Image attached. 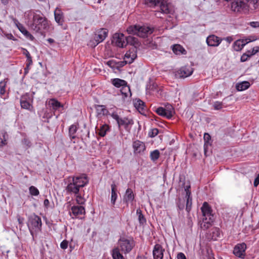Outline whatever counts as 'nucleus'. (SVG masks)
I'll use <instances>...</instances> for the list:
<instances>
[{"instance_id":"obj_1","label":"nucleus","mask_w":259,"mask_h":259,"mask_svg":"<svg viewBox=\"0 0 259 259\" xmlns=\"http://www.w3.org/2000/svg\"><path fill=\"white\" fill-rule=\"evenodd\" d=\"M48 19L40 11H36L32 13V18L29 21L31 28L36 32L45 36V31L50 28V23Z\"/></svg>"},{"instance_id":"obj_51","label":"nucleus","mask_w":259,"mask_h":259,"mask_svg":"<svg viewBox=\"0 0 259 259\" xmlns=\"http://www.w3.org/2000/svg\"><path fill=\"white\" fill-rule=\"evenodd\" d=\"M223 104L222 102L217 101L214 103L213 107L215 110H220L222 108Z\"/></svg>"},{"instance_id":"obj_50","label":"nucleus","mask_w":259,"mask_h":259,"mask_svg":"<svg viewBox=\"0 0 259 259\" xmlns=\"http://www.w3.org/2000/svg\"><path fill=\"white\" fill-rule=\"evenodd\" d=\"M76 196V201L77 203L79 204H83L84 202V199L82 198L81 196L79 194V193L75 195Z\"/></svg>"},{"instance_id":"obj_14","label":"nucleus","mask_w":259,"mask_h":259,"mask_svg":"<svg viewBox=\"0 0 259 259\" xmlns=\"http://www.w3.org/2000/svg\"><path fill=\"white\" fill-rule=\"evenodd\" d=\"M164 249L159 244H156L153 250V256L154 259H163Z\"/></svg>"},{"instance_id":"obj_20","label":"nucleus","mask_w":259,"mask_h":259,"mask_svg":"<svg viewBox=\"0 0 259 259\" xmlns=\"http://www.w3.org/2000/svg\"><path fill=\"white\" fill-rule=\"evenodd\" d=\"M201 210L203 216V218H209L210 217L214 218L213 214L212 213V209L207 202H204L201 207Z\"/></svg>"},{"instance_id":"obj_60","label":"nucleus","mask_w":259,"mask_h":259,"mask_svg":"<svg viewBox=\"0 0 259 259\" xmlns=\"http://www.w3.org/2000/svg\"><path fill=\"white\" fill-rule=\"evenodd\" d=\"M107 65L110 67L115 66V62L114 61H109L107 62Z\"/></svg>"},{"instance_id":"obj_33","label":"nucleus","mask_w":259,"mask_h":259,"mask_svg":"<svg viewBox=\"0 0 259 259\" xmlns=\"http://www.w3.org/2000/svg\"><path fill=\"white\" fill-rule=\"evenodd\" d=\"M111 82L116 88H122V87L127 84V82L125 80L119 78L112 79Z\"/></svg>"},{"instance_id":"obj_27","label":"nucleus","mask_w":259,"mask_h":259,"mask_svg":"<svg viewBox=\"0 0 259 259\" xmlns=\"http://www.w3.org/2000/svg\"><path fill=\"white\" fill-rule=\"evenodd\" d=\"M78 128V127L77 124H73L69 126L68 135L69 137L71 140L72 141L73 140L76 138V133Z\"/></svg>"},{"instance_id":"obj_64","label":"nucleus","mask_w":259,"mask_h":259,"mask_svg":"<svg viewBox=\"0 0 259 259\" xmlns=\"http://www.w3.org/2000/svg\"><path fill=\"white\" fill-rule=\"evenodd\" d=\"M136 259H147V257L144 255H138Z\"/></svg>"},{"instance_id":"obj_54","label":"nucleus","mask_w":259,"mask_h":259,"mask_svg":"<svg viewBox=\"0 0 259 259\" xmlns=\"http://www.w3.org/2000/svg\"><path fill=\"white\" fill-rule=\"evenodd\" d=\"M177 258L178 259H187L184 253L182 252H179L177 254Z\"/></svg>"},{"instance_id":"obj_41","label":"nucleus","mask_w":259,"mask_h":259,"mask_svg":"<svg viewBox=\"0 0 259 259\" xmlns=\"http://www.w3.org/2000/svg\"><path fill=\"white\" fill-rule=\"evenodd\" d=\"M185 200L179 198L176 200L177 207L178 210H183L185 208Z\"/></svg>"},{"instance_id":"obj_53","label":"nucleus","mask_w":259,"mask_h":259,"mask_svg":"<svg viewBox=\"0 0 259 259\" xmlns=\"http://www.w3.org/2000/svg\"><path fill=\"white\" fill-rule=\"evenodd\" d=\"M259 184V174L257 175L256 177L254 179L253 185L256 187Z\"/></svg>"},{"instance_id":"obj_9","label":"nucleus","mask_w":259,"mask_h":259,"mask_svg":"<svg viewBox=\"0 0 259 259\" xmlns=\"http://www.w3.org/2000/svg\"><path fill=\"white\" fill-rule=\"evenodd\" d=\"M112 43L117 47L123 48L126 46V37L122 33H115L113 35Z\"/></svg>"},{"instance_id":"obj_12","label":"nucleus","mask_w":259,"mask_h":259,"mask_svg":"<svg viewBox=\"0 0 259 259\" xmlns=\"http://www.w3.org/2000/svg\"><path fill=\"white\" fill-rule=\"evenodd\" d=\"M193 73L192 69L190 67H183L176 73L177 78H185L191 75Z\"/></svg>"},{"instance_id":"obj_16","label":"nucleus","mask_w":259,"mask_h":259,"mask_svg":"<svg viewBox=\"0 0 259 259\" xmlns=\"http://www.w3.org/2000/svg\"><path fill=\"white\" fill-rule=\"evenodd\" d=\"M71 213L77 218L82 219L83 217L81 215L85 214V209L82 206H73L71 208Z\"/></svg>"},{"instance_id":"obj_40","label":"nucleus","mask_w":259,"mask_h":259,"mask_svg":"<svg viewBox=\"0 0 259 259\" xmlns=\"http://www.w3.org/2000/svg\"><path fill=\"white\" fill-rule=\"evenodd\" d=\"M14 20L18 28L22 32V33H23L25 35V36L28 35L29 32L26 29V28L23 26V25L20 23L16 19H14Z\"/></svg>"},{"instance_id":"obj_23","label":"nucleus","mask_w":259,"mask_h":259,"mask_svg":"<svg viewBox=\"0 0 259 259\" xmlns=\"http://www.w3.org/2000/svg\"><path fill=\"white\" fill-rule=\"evenodd\" d=\"M134 105L141 114H144L146 110L144 102L139 99L134 101Z\"/></svg>"},{"instance_id":"obj_22","label":"nucleus","mask_w":259,"mask_h":259,"mask_svg":"<svg viewBox=\"0 0 259 259\" xmlns=\"http://www.w3.org/2000/svg\"><path fill=\"white\" fill-rule=\"evenodd\" d=\"M54 16L56 22L59 25H62L64 21V13L61 9L56 8L54 11Z\"/></svg>"},{"instance_id":"obj_62","label":"nucleus","mask_w":259,"mask_h":259,"mask_svg":"<svg viewBox=\"0 0 259 259\" xmlns=\"http://www.w3.org/2000/svg\"><path fill=\"white\" fill-rule=\"evenodd\" d=\"M24 219L22 217H18V221L19 224L22 225L23 224Z\"/></svg>"},{"instance_id":"obj_32","label":"nucleus","mask_w":259,"mask_h":259,"mask_svg":"<svg viewBox=\"0 0 259 259\" xmlns=\"http://www.w3.org/2000/svg\"><path fill=\"white\" fill-rule=\"evenodd\" d=\"M250 84L247 81H244L236 84V89L239 91L245 90L249 88Z\"/></svg>"},{"instance_id":"obj_56","label":"nucleus","mask_w":259,"mask_h":259,"mask_svg":"<svg viewBox=\"0 0 259 259\" xmlns=\"http://www.w3.org/2000/svg\"><path fill=\"white\" fill-rule=\"evenodd\" d=\"M6 37L10 40H15L14 36L11 33H5Z\"/></svg>"},{"instance_id":"obj_5","label":"nucleus","mask_w":259,"mask_h":259,"mask_svg":"<svg viewBox=\"0 0 259 259\" xmlns=\"http://www.w3.org/2000/svg\"><path fill=\"white\" fill-rule=\"evenodd\" d=\"M118 247L120 251L124 253H130L135 245V241L132 237H120L118 240Z\"/></svg>"},{"instance_id":"obj_52","label":"nucleus","mask_w":259,"mask_h":259,"mask_svg":"<svg viewBox=\"0 0 259 259\" xmlns=\"http://www.w3.org/2000/svg\"><path fill=\"white\" fill-rule=\"evenodd\" d=\"M68 245V242L65 240H63L60 244V247L63 249H65L67 248Z\"/></svg>"},{"instance_id":"obj_26","label":"nucleus","mask_w":259,"mask_h":259,"mask_svg":"<svg viewBox=\"0 0 259 259\" xmlns=\"http://www.w3.org/2000/svg\"><path fill=\"white\" fill-rule=\"evenodd\" d=\"M130 44L137 50V48L140 46V42L137 37L129 35L126 37V45Z\"/></svg>"},{"instance_id":"obj_63","label":"nucleus","mask_w":259,"mask_h":259,"mask_svg":"<svg viewBox=\"0 0 259 259\" xmlns=\"http://www.w3.org/2000/svg\"><path fill=\"white\" fill-rule=\"evenodd\" d=\"M227 42L231 43L233 41V38L231 36H228L224 38Z\"/></svg>"},{"instance_id":"obj_48","label":"nucleus","mask_w":259,"mask_h":259,"mask_svg":"<svg viewBox=\"0 0 259 259\" xmlns=\"http://www.w3.org/2000/svg\"><path fill=\"white\" fill-rule=\"evenodd\" d=\"M128 64L127 61L124 60L123 61H119L115 62V67L117 69L123 67L125 64Z\"/></svg>"},{"instance_id":"obj_44","label":"nucleus","mask_w":259,"mask_h":259,"mask_svg":"<svg viewBox=\"0 0 259 259\" xmlns=\"http://www.w3.org/2000/svg\"><path fill=\"white\" fill-rule=\"evenodd\" d=\"M211 234H212V238L214 240H217L218 237L220 235V230L219 228L214 227L211 229Z\"/></svg>"},{"instance_id":"obj_34","label":"nucleus","mask_w":259,"mask_h":259,"mask_svg":"<svg viewBox=\"0 0 259 259\" xmlns=\"http://www.w3.org/2000/svg\"><path fill=\"white\" fill-rule=\"evenodd\" d=\"M120 250L118 247L113 248L112 250L113 259H124L122 254L120 252Z\"/></svg>"},{"instance_id":"obj_57","label":"nucleus","mask_w":259,"mask_h":259,"mask_svg":"<svg viewBox=\"0 0 259 259\" xmlns=\"http://www.w3.org/2000/svg\"><path fill=\"white\" fill-rule=\"evenodd\" d=\"M186 199L192 198L191 196V190H188L186 192Z\"/></svg>"},{"instance_id":"obj_42","label":"nucleus","mask_w":259,"mask_h":259,"mask_svg":"<svg viewBox=\"0 0 259 259\" xmlns=\"http://www.w3.org/2000/svg\"><path fill=\"white\" fill-rule=\"evenodd\" d=\"M7 81L6 79L0 82V96L1 98L3 97V96L6 93V87L7 85Z\"/></svg>"},{"instance_id":"obj_4","label":"nucleus","mask_w":259,"mask_h":259,"mask_svg":"<svg viewBox=\"0 0 259 259\" xmlns=\"http://www.w3.org/2000/svg\"><path fill=\"white\" fill-rule=\"evenodd\" d=\"M126 31L128 34H136L140 37L144 38L152 34L154 29L149 26L134 25L129 26Z\"/></svg>"},{"instance_id":"obj_61","label":"nucleus","mask_w":259,"mask_h":259,"mask_svg":"<svg viewBox=\"0 0 259 259\" xmlns=\"http://www.w3.org/2000/svg\"><path fill=\"white\" fill-rule=\"evenodd\" d=\"M25 37L32 41L34 40L35 39L34 36L32 34H31L30 33H29L28 35H26Z\"/></svg>"},{"instance_id":"obj_24","label":"nucleus","mask_w":259,"mask_h":259,"mask_svg":"<svg viewBox=\"0 0 259 259\" xmlns=\"http://www.w3.org/2000/svg\"><path fill=\"white\" fill-rule=\"evenodd\" d=\"M214 218L210 217L209 218H203L202 221L199 222V224L201 229L203 230L207 229L211 225V223L214 221Z\"/></svg>"},{"instance_id":"obj_18","label":"nucleus","mask_w":259,"mask_h":259,"mask_svg":"<svg viewBox=\"0 0 259 259\" xmlns=\"http://www.w3.org/2000/svg\"><path fill=\"white\" fill-rule=\"evenodd\" d=\"M108 31L105 28H102L97 31L95 34V40L97 44L103 41L107 37Z\"/></svg>"},{"instance_id":"obj_35","label":"nucleus","mask_w":259,"mask_h":259,"mask_svg":"<svg viewBox=\"0 0 259 259\" xmlns=\"http://www.w3.org/2000/svg\"><path fill=\"white\" fill-rule=\"evenodd\" d=\"M258 52H259V50L253 49L251 53L250 51H248L247 54H243L241 57V61L242 62L246 61L249 57H250L252 55H254Z\"/></svg>"},{"instance_id":"obj_30","label":"nucleus","mask_w":259,"mask_h":259,"mask_svg":"<svg viewBox=\"0 0 259 259\" xmlns=\"http://www.w3.org/2000/svg\"><path fill=\"white\" fill-rule=\"evenodd\" d=\"M155 112L157 114L160 115L161 116L166 117L167 119L171 118V113L170 112H166V111L165 110V108L162 107H159L157 108Z\"/></svg>"},{"instance_id":"obj_45","label":"nucleus","mask_w":259,"mask_h":259,"mask_svg":"<svg viewBox=\"0 0 259 259\" xmlns=\"http://www.w3.org/2000/svg\"><path fill=\"white\" fill-rule=\"evenodd\" d=\"M29 192L31 195L38 196L39 194L38 190L34 186H31L29 188Z\"/></svg>"},{"instance_id":"obj_39","label":"nucleus","mask_w":259,"mask_h":259,"mask_svg":"<svg viewBox=\"0 0 259 259\" xmlns=\"http://www.w3.org/2000/svg\"><path fill=\"white\" fill-rule=\"evenodd\" d=\"M137 214L138 216V220L140 224L142 225H144L146 223V219L140 208L137 209Z\"/></svg>"},{"instance_id":"obj_25","label":"nucleus","mask_w":259,"mask_h":259,"mask_svg":"<svg viewBox=\"0 0 259 259\" xmlns=\"http://www.w3.org/2000/svg\"><path fill=\"white\" fill-rule=\"evenodd\" d=\"M133 147L135 152L140 153L144 151L145 149V144L139 140L135 141L133 142Z\"/></svg>"},{"instance_id":"obj_47","label":"nucleus","mask_w":259,"mask_h":259,"mask_svg":"<svg viewBox=\"0 0 259 259\" xmlns=\"http://www.w3.org/2000/svg\"><path fill=\"white\" fill-rule=\"evenodd\" d=\"M159 133V131L157 128H154L152 129L149 132V136L151 138H153L157 136Z\"/></svg>"},{"instance_id":"obj_3","label":"nucleus","mask_w":259,"mask_h":259,"mask_svg":"<svg viewBox=\"0 0 259 259\" xmlns=\"http://www.w3.org/2000/svg\"><path fill=\"white\" fill-rule=\"evenodd\" d=\"M120 115V109L117 108L115 112L112 113V118L115 120L119 128L123 126L126 131H130L131 128V126L134 124V120L127 117L122 118Z\"/></svg>"},{"instance_id":"obj_58","label":"nucleus","mask_w":259,"mask_h":259,"mask_svg":"<svg viewBox=\"0 0 259 259\" xmlns=\"http://www.w3.org/2000/svg\"><path fill=\"white\" fill-rule=\"evenodd\" d=\"M23 143L28 147H30L31 145V142L26 139L23 140Z\"/></svg>"},{"instance_id":"obj_19","label":"nucleus","mask_w":259,"mask_h":259,"mask_svg":"<svg viewBox=\"0 0 259 259\" xmlns=\"http://www.w3.org/2000/svg\"><path fill=\"white\" fill-rule=\"evenodd\" d=\"M222 40V39L215 35H210L207 37L206 42L209 46L217 47L221 44Z\"/></svg>"},{"instance_id":"obj_29","label":"nucleus","mask_w":259,"mask_h":259,"mask_svg":"<svg viewBox=\"0 0 259 259\" xmlns=\"http://www.w3.org/2000/svg\"><path fill=\"white\" fill-rule=\"evenodd\" d=\"M111 203L112 204V205H114L115 203L116 200L117 198V187L114 182H113L111 185Z\"/></svg>"},{"instance_id":"obj_49","label":"nucleus","mask_w":259,"mask_h":259,"mask_svg":"<svg viewBox=\"0 0 259 259\" xmlns=\"http://www.w3.org/2000/svg\"><path fill=\"white\" fill-rule=\"evenodd\" d=\"M165 110L166 111V112H170L171 118L175 113L174 109L172 106L171 105L168 104L165 106Z\"/></svg>"},{"instance_id":"obj_2","label":"nucleus","mask_w":259,"mask_h":259,"mask_svg":"<svg viewBox=\"0 0 259 259\" xmlns=\"http://www.w3.org/2000/svg\"><path fill=\"white\" fill-rule=\"evenodd\" d=\"M89 182V179L85 174H80L75 176L69 177V183L66 190L69 194H77L80 188H83Z\"/></svg>"},{"instance_id":"obj_6","label":"nucleus","mask_w":259,"mask_h":259,"mask_svg":"<svg viewBox=\"0 0 259 259\" xmlns=\"http://www.w3.org/2000/svg\"><path fill=\"white\" fill-rule=\"evenodd\" d=\"M42 226L41 219L38 215L33 213L28 217L27 226L33 238H34V231L38 232L41 230Z\"/></svg>"},{"instance_id":"obj_11","label":"nucleus","mask_w":259,"mask_h":259,"mask_svg":"<svg viewBox=\"0 0 259 259\" xmlns=\"http://www.w3.org/2000/svg\"><path fill=\"white\" fill-rule=\"evenodd\" d=\"M47 103L50 110L54 113L57 110L60 111L61 112L63 110V105L55 98L50 99L47 102Z\"/></svg>"},{"instance_id":"obj_43","label":"nucleus","mask_w":259,"mask_h":259,"mask_svg":"<svg viewBox=\"0 0 259 259\" xmlns=\"http://www.w3.org/2000/svg\"><path fill=\"white\" fill-rule=\"evenodd\" d=\"M160 156V152L158 150H155L150 153V157L152 161H156Z\"/></svg>"},{"instance_id":"obj_38","label":"nucleus","mask_w":259,"mask_h":259,"mask_svg":"<svg viewBox=\"0 0 259 259\" xmlns=\"http://www.w3.org/2000/svg\"><path fill=\"white\" fill-rule=\"evenodd\" d=\"M23 52L22 54L25 55L26 57V63H27V67L30 66L32 64V57L29 53V52L26 49H22Z\"/></svg>"},{"instance_id":"obj_36","label":"nucleus","mask_w":259,"mask_h":259,"mask_svg":"<svg viewBox=\"0 0 259 259\" xmlns=\"http://www.w3.org/2000/svg\"><path fill=\"white\" fill-rule=\"evenodd\" d=\"M109 129L110 127L108 125H107V124H103L100 127L99 129L98 130V134L101 137H103L106 135V133L109 130Z\"/></svg>"},{"instance_id":"obj_17","label":"nucleus","mask_w":259,"mask_h":259,"mask_svg":"<svg viewBox=\"0 0 259 259\" xmlns=\"http://www.w3.org/2000/svg\"><path fill=\"white\" fill-rule=\"evenodd\" d=\"M135 195L131 188H127L123 196V201L127 205L129 203L133 204L135 200Z\"/></svg>"},{"instance_id":"obj_10","label":"nucleus","mask_w":259,"mask_h":259,"mask_svg":"<svg viewBox=\"0 0 259 259\" xmlns=\"http://www.w3.org/2000/svg\"><path fill=\"white\" fill-rule=\"evenodd\" d=\"M246 245L245 243L237 244L234 247V254L240 258H244L246 253Z\"/></svg>"},{"instance_id":"obj_46","label":"nucleus","mask_w":259,"mask_h":259,"mask_svg":"<svg viewBox=\"0 0 259 259\" xmlns=\"http://www.w3.org/2000/svg\"><path fill=\"white\" fill-rule=\"evenodd\" d=\"M192 198L186 199V210L189 213L192 208Z\"/></svg>"},{"instance_id":"obj_55","label":"nucleus","mask_w":259,"mask_h":259,"mask_svg":"<svg viewBox=\"0 0 259 259\" xmlns=\"http://www.w3.org/2000/svg\"><path fill=\"white\" fill-rule=\"evenodd\" d=\"M250 25L254 28H256L259 27V22H251L250 23Z\"/></svg>"},{"instance_id":"obj_7","label":"nucleus","mask_w":259,"mask_h":259,"mask_svg":"<svg viewBox=\"0 0 259 259\" xmlns=\"http://www.w3.org/2000/svg\"><path fill=\"white\" fill-rule=\"evenodd\" d=\"M146 4L149 7H159L163 14H171L174 12L173 9L164 0H146Z\"/></svg>"},{"instance_id":"obj_31","label":"nucleus","mask_w":259,"mask_h":259,"mask_svg":"<svg viewBox=\"0 0 259 259\" xmlns=\"http://www.w3.org/2000/svg\"><path fill=\"white\" fill-rule=\"evenodd\" d=\"M172 50L175 54L176 55L186 54V51L180 45H174L172 47Z\"/></svg>"},{"instance_id":"obj_37","label":"nucleus","mask_w":259,"mask_h":259,"mask_svg":"<svg viewBox=\"0 0 259 259\" xmlns=\"http://www.w3.org/2000/svg\"><path fill=\"white\" fill-rule=\"evenodd\" d=\"M120 92L124 97H127L128 95H132L130 88L129 85H127V83L121 88Z\"/></svg>"},{"instance_id":"obj_15","label":"nucleus","mask_w":259,"mask_h":259,"mask_svg":"<svg viewBox=\"0 0 259 259\" xmlns=\"http://www.w3.org/2000/svg\"><path fill=\"white\" fill-rule=\"evenodd\" d=\"M32 99L29 93H26L21 97L20 105L22 108L29 109L30 106V102Z\"/></svg>"},{"instance_id":"obj_13","label":"nucleus","mask_w":259,"mask_h":259,"mask_svg":"<svg viewBox=\"0 0 259 259\" xmlns=\"http://www.w3.org/2000/svg\"><path fill=\"white\" fill-rule=\"evenodd\" d=\"M137 50L135 48H132L127 51L124 55V60L127 61L128 64H131L137 58Z\"/></svg>"},{"instance_id":"obj_28","label":"nucleus","mask_w":259,"mask_h":259,"mask_svg":"<svg viewBox=\"0 0 259 259\" xmlns=\"http://www.w3.org/2000/svg\"><path fill=\"white\" fill-rule=\"evenodd\" d=\"M204 154H206L208 147L211 145V139L210 136L208 133H205L204 135Z\"/></svg>"},{"instance_id":"obj_59","label":"nucleus","mask_w":259,"mask_h":259,"mask_svg":"<svg viewBox=\"0 0 259 259\" xmlns=\"http://www.w3.org/2000/svg\"><path fill=\"white\" fill-rule=\"evenodd\" d=\"M50 204V201L48 199H45L44 201V205L46 208H48Z\"/></svg>"},{"instance_id":"obj_21","label":"nucleus","mask_w":259,"mask_h":259,"mask_svg":"<svg viewBox=\"0 0 259 259\" xmlns=\"http://www.w3.org/2000/svg\"><path fill=\"white\" fill-rule=\"evenodd\" d=\"M250 38H247L245 39H238L235 41L233 45L234 50L236 51H239L242 50L244 46L249 42L252 41Z\"/></svg>"},{"instance_id":"obj_8","label":"nucleus","mask_w":259,"mask_h":259,"mask_svg":"<svg viewBox=\"0 0 259 259\" xmlns=\"http://www.w3.org/2000/svg\"><path fill=\"white\" fill-rule=\"evenodd\" d=\"M95 108L96 110L97 116L99 118L108 115L112 117V113L115 112L117 108L113 106L108 109L105 105H95Z\"/></svg>"}]
</instances>
